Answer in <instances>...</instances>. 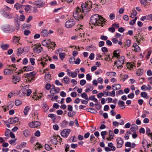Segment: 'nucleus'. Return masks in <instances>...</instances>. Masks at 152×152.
<instances>
[{
    "label": "nucleus",
    "instance_id": "1",
    "mask_svg": "<svg viewBox=\"0 0 152 152\" xmlns=\"http://www.w3.org/2000/svg\"><path fill=\"white\" fill-rule=\"evenodd\" d=\"M85 12H83V10L82 12H81L80 9L79 7H77L75 12L73 13V15L75 19H77V18L83 19L84 18H87L86 16L85 15Z\"/></svg>",
    "mask_w": 152,
    "mask_h": 152
},
{
    "label": "nucleus",
    "instance_id": "2",
    "mask_svg": "<svg viewBox=\"0 0 152 152\" xmlns=\"http://www.w3.org/2000/svg\"><path fill=\"white\" fill-rule=\"evenodd\" d=\"M92 3L90 1H87L85 3H83L81 5V7L83 9V12L87 13L89 11H90L91 8Z\"/></svg>",
    "mask_w": 152,
    "mask_h": 152
},
{
    "label": "nucleus",
    "instance_id": "3",
    "mask_svg": "<svg viewBox=\"0 0 152 152\" xmlns=\"http://www.w3.org/2000/svg\"><path fill=\"white\" fill-rule=\"evenodd\" d=\"M36 73L33 72L28 73L24 74L23 76V78L26 82H31L36 75Z\"/></svg>",
    "mask_w": 152,
    "mask_h": 152
},
{
    "label": "nucleus",
    "instance_id": "4",
    "mask_svg": "<svg viewBox=\"0 0 152 152\" xmlns=\"http://www.w3.org/2000/svg\"><path fill=\"white\" fill-rule=\"evenodd\" d=\"M1 29L4 32L7 33H12L15 31L14 27L9 24L4 25L2 27Z\"/></svg>",
    "mask_w": 152,
    "mask_h": 152
},
{
    "label": "nucleus",
    "instance_id": "5",
    "mask_svg": "<svg viewBox=\"0 0 152 152\" xmlns=\"http://www.w3.org/2000/svg\"><path fill=\"white\" fill-rule=\"evenodd\" d=\"M125 58L124 56H122L119 58L118 60L115 61L114 64L116 65L117 68L118 69H121L123 66V65L124 64Z\"/></svg>",
    "mask_w": 152,
    "mask_h": 152
},
{
    "label": "nucleus",
    "instance_id": "6",
    "mask_svg": "<svg viewBox=\"0 0 152 152\" xmlns=\"http://www.w3.org/2000/svg\"><path fill=\"white\" fill-rule=\"evenodd\" d=\"M50 43L51 41L49 39L44 40L42 42V44L43 46H47L48 48H53L56 47V44L55 42H52V45L54 44V45L52 47L49 45H50Z\"/></svg>",
    "mask_w": 152,
    "mask_h": 152
},
{
    "label": "nucleus",
    "instance_id": "7",
    "mask_svg": "<svg viewBox=\"0 0 152 152\" xmlns=\"http://www.w3.org/2000/svg\"><path fill=\"white\" fill-rule=\"evenodd\" d=\"M67 72V75L69 77H71L72 78H75L77 77L78 72H79L78 69L75 70L74 72L71 71V70L69 69L66 70Z\"/></svg>",
    "mask_w": 152,
    "mask_h": 152
},
{
    "label": "nucleus",
    "instance_id": "8",
    "mask_svg": "<svg viewBox=\"0 0 152 152\" xmlns=\"http://www.w3.org/2000/svg\"><path fill=\"white\" fill-rule=\"evenodd\" d=\"M142 146L144 149L146 150L148 148H152V142L148 143L145 140H143L142 142Z\"/></svg>",
    "mask_w": 152,
    "mask_h": 152
},
{
    "label": "nucleus",
    "instance_id": "9",
    "mask_svg": "<svg viewBox=\"0 0 152 152\" xmlns=\"http://www.w3.org/2000/svg\"><path fill=\"white\" fill-rule=\"evenodd\" d=\"M34 46L33 50L34 52L36 53H40L43 50V48L40 44H37L34 45Z\"/></svg>",
    "mask_w": 152,
    "mask_h": 152
},
{
    "label": "nucleus",
    "instance_id": "10",
    "mask_svg": "<svg viewBox=\"0 0 152 152\" xmlns=\"http://www.w3.org/2000/svg\"><path fill=\"white\" fill-rule=\"evenodd\" d=\"M75 23V20H68L66 22L65 26L67 28H70L73 26Z\"/></svg>",
    "mask_w": 152,
    "mask_h": 152
},
{
    "label": "nucleus",
    "instance_id": "11",
    "mask_svg": "<svg viewBox=\"0 0 152 152\" xmlns=\"http://www.w3.org/2000/svg\"><path fill=\"white\" fill-rule=\"evenodd\" d=\"M28 125L30 127L37 128L40 126L41 125V123L39 121H34L29 123Z\"/></svg>",
    "mask_w": 152,
    "mask_h": 152
},
{
    "label": "nucleus",
    "instance_id": "12",
    "mask_svg": "<svg viewBox=\"0 0 152 152\" xmlns=\"http://www.w3.org/2000/svg\"><path fill=\"white\" fill-rule=\"evenodd\" d=\"M117 143V147L118 148L122 147L124 143V141L121 137H118L116 140Z\"/></svg>",
    "mask_w": 152,
    "mask_h": 152
},
{
    "label": "nucleus",
    "instance_id": "13",
    "mask_svg": "<svg viewBox=\"0 0 152 152\" xmlns=\"http://www.w3.org/2000/svg\"><path fill=\"white\" fill-rule=\"evenodd\" d=\"M70 132L69 129H64L61 132V135L65 137H67Z\"/></svg>",
    "mask_w": 152,
    "mask_h": 152
},
{
    "label": "nucleus",
    "instance_id": "14",
    "mask_svg": "<svg viewBox=\"0 0 152 152\" xmlns=\"http://www.w3.org/2000/svg\"><path fill=\"white\" fill-rule=\"evenodd\" d=\"M103 20L102 21L101 20H96L95 22L94 23H93V24H94L95 26H102L103 25V24L104 23L105 21L104 20Z\"/></svg>",
    "mask_w": 152,
    "mask_h": 152
},
{
    "label": "nucleus",
    "instance_id": "15",
    "mask_svg": "<svg viewBox=\"0 0 152 152\" xmlns=\"http://www.w3.org/2000/svg\"><path fill=\"white\" fill-rule=\"evenodd\" d=\"M34 4L39 8L43 7L45 5V3L41 1H35L34 2Z\"/></svg>",
    "mask_w": 152,
    "mask_h": 152
},
{
    "label": "nucleus",
    "instance_id": "16",
    "mask_svg": "<svg viewBox=\"0 0 152 152\" xmlns=\"http://www.w3.org/2000/svg\"><path fill=\"white\" fill-rule=\"evenodd\" d=\"M19 120L18 118V117H15L14 118H11L8 120V122L11 124H14L17 122Z\"/></svg>",
    "mask_w": 152,
    "mask_h": 152
},
{
    "label": "nucleus",
    "instance_id": "17",
    "mask_svg": "<svg viewBox=\"0 0 152 152\" xmlns=\"http://www.w3.org/2000/svg\"><path fill=\"white\" fill-rule=\"evenodd\" d=\"M12 79V83L15 84H16L18 82H19L20 80L19 77L17 75H13Z\"/></svg>",
    "mask_w": 152,
    "mask_h": 152
},
{
    "label": "nucleus",
    "instance_id": "18",
    "mask_svg": "<svg viewBox=\"0 0 152 152\" xmlns=\"http://www.w3.org/2000/svg\"><path fill=\"white\" fill-rule=\"evenodd\" d=\"M14 72V69H12V68H11V69H5L4 70V74L6 75H9L11 74L13 72Z\"/></svg>",
    "mask_w": 152,
    "mask_h": 152
},
{
    "label": "nucleus",
    "instance_id": "19",
    "mask_svg": "<svg viewBox=\"0 0 152 152\" xmlns=\"http://www.w3.org/2000/svg\"><path fill=\"white\" fill-rule=\"evenodd\" d=\"M141 88L142 90L146 91L147 90H150L152 88L151 86L148 85L147 86L144 85L141 87Z\"/></svg>",
    "mask_w": 152,
    "mask_h": 152
},
{
    "label": "nucleus",
    "instance_id": "20",
    "mask_svg": "<svg viewBox=\"0 0 152 152\" xmlns=\"http://www.w3.org/2000/svg\"><path fill=\"white\" fill-rule=\"evenodd\" d=\"M131 130L134 133H135L138 131V128L137 126L135 124H132L131 128H130Z\"/></svg>",
    "mask_w": 152,
    "mask_h": 152
},
{
    "label": "nucleus",
    "instance_id": "21",
    "mask_svg": "<svg viewBox=\"0 0 152 152\" xmlns=\"http://www.w3.org/2000/svg\"><path fill=\"white\" fill-rule=\"evenodd\" d=\"M135 144L134 143H131L130 142H126L125 146L127 147H130L132 148H134L135 146Z\"/></svg>",
    "mask_w": 152,
    "mask_h": 152
},
{
    "label": "nucleus",
    "instance_id": "22",
    "mask_svg": "<svg viewBox=\"0 0 152 152\" xmlns=\"http://www.w3.org/2000/svg\"><path fill=\"white\" fill-rule=\"evenodd\" d=\"M86 86L87 87H89L88 88L85 90V91L86 92H88L89 91H91L94 89V87L93 86L90 84H87L86 85Z\"/></svg>",
    "mask_w": 152,
    "mask_h": 152
},
{
    "label": "nucleus",
    "instance_id": "23",
    "mask_svg": "<svg viewBox=\"0 0 152 152\" xmlns=\"http://www.w3.org/2000/svg\"><path fill=\"white\" fill-rule=\"evenodd\" d=\"M26 142H22L20 145H17L16 148L18 149H22L23 148L26 147Z\"/></svg>",
    "mask_w": 152,
    "mask_h": 152
},
{
    "label": "nucleus",
    "instance_id": "24",
    "mask_svg": "<svg viewBox=\"0 0 152 152\" xmlns=\"http://www.w3.org/2000/svg\"><path fill=\"white\" fill-rule=\"evenodd\" d=\"M121 122L120 123L116 121H114L113 122V126H118L120 124L121 125H123L124 124V121L123 120H120Z\"/></svg>",
    "mask_w": 152,
    "mask_h": 152
},
{
    "label": "nucleus",
    "instance_id": "25",
    "mask_svg": "<svg viewBox=\"0 0 152 152\" xmlns=\"http://www.w3.org/2000/svg\"><path fill=\"white\" fill-rule=\"evenodd\" d=\"M135 67V64L134 63L132 62L129 63L127 64V68L129 69L130 70H132Z\"/></svg>",
    "mask_w": 152,
    "mask_h": 152
},
{
    "label": "nucleus",
    "instance_id": "26",
    "mask_svg": "<svg viewBox=\"0 0 152 152\" xmlns=\"http://www.w3.org/2000/svg\"><path fill=\"white\" fill-rule=\"evenodd\" d=\"M91 18L94 19H105L104 18L101 16L97 14H95L93 15L91 17Z\"/></svg>",
    "mask_w": 152,
    "mask_h": 152
},
{
    "label": "nucleus",
    "instance_id": "27",
    "mask_svg": "<svg viewBox=\"0 0 152 152\" xmlns=\"http://www.w3.org/2000/svg\"><path fill=\"white\" fill-rule=\"evenodd\" d=\"M133 47L134 48L133 51H135L136 52H138L140 51V47L136 43H134L133 45Z\"/></svg>",
    "mask_w": 152,
    "mask_h": 152
},
{
    "label": "nucleus",
    "instance_id": "28",
    "mask_svg": "<svg viewBox=\"0 0 152 152\" xmlns=\"http://www.w3.org/2000/svg\"><path fill=\"white\" fill-rule=\"evenodd\" d=\"M56 136H53L51 138L50 141L51 143L54 145H57V140Z\"/></svg>",
    "mask_w": 152,
    "mask_h": 152
},
{
    "label": "nucleus",
    "instance_id": "29",
    "mask_svg": "<svg viewBox=\"0 0 152 152\" xmlns=\"http://www.w3.org/2000/svg\"><path fill=\"white\" fill-rule=\"evenodd\" d=\"M34 68L31 66H25L23 68L24 71H28L33 70Z\"/></svg>",
    "mask_w": 152,
    "mask_h": 152
},
{
    "label": "nucleus",
    "instance_id": "30",
    "mask_svg": "<svg viewBox=\"0 0 152 152\" xmlns=\"http://www.w3.org/2000/svg\"><path fill=\"white\" fill-rule=\"evenodd\" d=\"M49 34L46 29L42 30L41 33V35L42 36L46 37Z\"/></svg>",
    "mask_w": 152,
    "mask_h": 152
},
{
    "label": "nucleus",
    "instance_id": "31",
    "mask_svg": "<svg viewBox=\"0 0 152 152\" xmlns=\"http://www.w3.org/2000/svg\"><path fill=\"white\" fill-rule=\"evenodd\" d=\"M108 146L110 148L111 151H115L116 148L113 145V144L112 142L108 143Z\"/></svg>",
    "mask_w": 152,
    "mask_h": 152
},
{
    "label": "nucleus",
    "instance_id": "32",
    "mask_svg": "<svg viewBox=\"0 0 152 152\" xmlns=\"http://www.w3.org/2000/svg\"><path fill=\"white\" fill-rule=\"evenodd\" d=\"M119 56V50H116L114 51L113 53V56L112 57V58H113V57H115L118 58Z\"/></svg>",
    "mask_w": 152,
    "mask_h": 152
},
{
    "label": "nucleus",
    "instance_id": "33",
    "mask_svg": "<svg viewBox=\"0 0 152 152\" xmlns=\"http://www.w3.org/2000/svg\"><path fill=\"white\" fill-rule=\"evenodd\" d=\"M23 135L26 137H28L30 135V132L27 129L24 130L23 132Z\"/></svg>",
    "mask_w": 152,
    "mask_h": 152
},
{
    "label": "nucleus",
    "instance_id": "34",
    "mask_svg": "<svg viewBox=\"0 0 152 152\" xmlns=\"http://www.w3.org/2000/svg\"><path fill=\"white\" fill-rule=\"evenodd\" d=\"M124 104V102L122 101H119L118 102V104L121 109H124L125 107Z\"/></svg>",
    "mask_w": 152,
    "mask_h": 152
},
{
    "label": "nucleus",
    "instance_id": "35",
    "mask_svg": "<svg viewBox=\"0 0 152 152\" xmlns=\"http://www.w3.org/2000/svg\"><path fill=\"white\" fill-rule=\"evenodd\" d=\"M42 109L44 112H46L48 110L49 107L46 103H44L43 104Z\"/></svg>",
    "mask_w": 152,
    "mask_h": 152
},
{
    "label": "nucleus",
    "instance_id": "36",
    "mask_svg": "<svg viewBox=\"0 0 152 152\" xmlns=\"http://www.w3.org/2000/svg\"><path fill=\"white\" fill-rule=\"evenodd\" d=\"M70 81L69 78L68 77H65L62 79V82L68 84L69 83Z\"/></svg>",
    "mask_w": 152,
    "mask_h": 152
},
{
    "label": "nucleus",
    "instance_id": "37",
    "mask_svg": "<svg viewBox=\"0 0 152 152\" xmlns=\"http://www.w3.org/2000/svg\"><path fill=\"white\" fill-rule=\"evenodd\" d=\"M48 59L50 61L51 60V59L50 58H48V59L46 58H43V59L42 60L43 61L41 62L40 63L43 66V67H44L45 65L46 64V61H47Z\"/></svg>",
    "mask_w": 152,
    "mask_h": 152
},
{
    "label": "nucleus",
    "instance_id": "38",
    "mask_svg": "<svg viewBox=\"0 0 152 152\" xmlns=\"http://www.w3.org/2000/svg\"><path fill=\"white\" fill-rule=\"evenodd\" d=\"M50 92L51 94H54L58 93V92L57 91L55 87L54 86L53 88H52L51 89Z\"/></svg>",
    "mask_w": 152,
    "mask_h": 152
},
{
    "label": "nucleus",
    "instance_id": "39",
    "mask_svg": "<svg viewBox=\"0 0 152 152\" xmlns=\"http://www.w3.org/2000/svg\"><path fill=\"white\" fill-rule=\"evenodd\" d=\"M50 77L51 76L50 74H46L45 77V81L47 82H49L50 80Z\"/></svg>",
    "mask_w": 152,
    "mask_h": 152
},
{
    "label": "nucleus",
    "instance_id": "40",
    "mask_svg": "<svg viewBox=\"0 0 152 152\" xmlns=\"http://www.w3.org/2000/svg\"><path fill=\"white\" fill-rule=\"evenodd\" d=\"M116 73L113 72H107L106 73V75L107 76L112 77L115 76L116 75Z\"/></svg>",
    "mask_w": 152,
    "mask_h": 152
},
{
    "label": "nucleus",
    "instance_id": "41",
    "mask_svg": "<svg viewBox=\"0 0 152 152\" xmlns=\"http://www.w3.org/2000/svg\"><path fill=\"white\" fill-rule=\"evenodd\" d=\"M113 89L114 90H117L121 88V86L118 84H115L114 85L112 86Z\"/></svg>",
    "mask_w": 152,
    "mask_h": 152
},
{
    "label": "nucleus",
    "instance_id": "42",
    "mask_svg": "<svg viewBox=\"0 0 152 152\" xmlns=\"http://www.w3.org/2000/svg\"><path fill=\"white\" fill-rule=\"evenodd\" d=\"M30 110V108L28 106L26 107L23 111V113L25 115H27L28 112L29 110Z\"/></svg>",
    "mask_w": 152,
    "mask_h": 152
},
{
    "label": "nucleus",
    "instance_id": "43",
    "mask_svg": "<svg viewBox=\"0 0 152 152\" xmlns=\"http://www.w3.org/2000/svg\"><path fill=\"white\" fill-rule=\"evenodd\" d=\"M131 42L130 40H127L126 42L125 43L124 47L127 48H128L131 45Z\"/></svg>",
    "mask_w": 152,
    "mask_h": 152
},
{
    "label": "nucleus",
    "instance_id": "44",
    "mask_svg": "<svg viewBox=\"0 0 152 152\" xmlns=\"http://www.w3.org/2000/svg\"><path fill=\"white\" fill-rule=\"evenodd\" d=\"M65 54L64 53H59V56L61 60H63L65 57Z\"/></svg>",
    "mask_w": 152,
    "mask_h": 152
},
{
    "label": "nucleus",
    "instance_id": "45",
    "mask_svg": "<svg viewBox=\"0 0 152 152\" xmlns=\"http://www.w3.org/2000/svg\"><path fill=\"white\" fill-rule=\"evenodd\" d=\"M23 7L26 12H28L31 9L30 6L28 5L23 6Z\"/></svg>",
    "mask_w": 152,
    "mask_h": 152
},
{
    "label": "nucleus",
    "instance_id": "46",
    "mask_svg": "<svg viewBox=\"0 0 152 152\" xmlns=\"http://www.w3.org/2000/svg\"><path fill=\"white\" fill-rule=\"evenodd\" d=\"M140 19H152V15L143 16Z\"/></svg>",
    "mask_w": 152,
    "mask_h": 152
},
{
    "label": "nucleus",
    "instance_id": "47",
    "mask_svg": "<svg viewBox=\"0 0 152 152\" xmlns=\"http://www.w3.org/2000/svg\"><path fill=\"white\" fill-rule=\"evenodd\" d=\"M22 6H23L21 4H20L18 3H17L15 4L14 6V7L17 10H18L20 9L21 7Z\"/></svg>",
    "mask_w": 152,
    "mask_h": 152
},
{
    "label": "nucleus",
    "instance_id": "48",
    "mask_svg": "<svg viewBox=\"0 0 152 152\" xmlns=\"http://www.w3.org/2000/svg\"><path fill=\"white\" fill-rule=\"evenodd\" d=\"M81 96L86 100H88V98L87 94L85 93H83L81 94Z\"/></svg>",
    "mask_w": 152,
    "mask_h": 152
},
{
    "label": "nucleus",
    "instance_id": "49",
    "mask_svg": "<svg viewBox=\"0 0 152 152\" xmlns=\"http://www.w3.org/2000/svg\"><path fill=\"white\" fill-rule=\"evenodd\" d=\"M9 45L7 44L3 45L1 46V48L4 50H6L9 48Z\"/></svg>",
    "mask_w": 152,
    "mask_h": 152
},
{
    "label": "nucleus",
    "instance_id": "50",
    "mask_svg": "<svg viewBox=\"0 0 152 152\" xmlns=\"http://www.w3.org/2000/svg\"><path fill=\"white\" fill-rule=\"evenodd\" d=\"M22 103V102L19 99L16 100L15 101V105L17 106H19Z\"/></svg>",
    "mask_w": 152,
    "mask_h": 152
},
{
    "label": "nucleus",
    "instance_id": "51",
    "mask_svg": "<svg viewBox=\"0 0 152 152\" xmlns=\"http://www.w3.org/2000/svg\"><path fill=\"white\" fill-rule=\"evenodd\" d=\"M143 74V72L142 70L138 69L136 72V74L138 76H140Z\"/></svg>",
    "mask_w": 152,
    "mask_h": 152
},
{
    "label": "nucleus",
    "instance_id": "52",
    "mask_svg": "<svg viewBox=\"0 0 152 152\" xmlns=\"http://www.w3.org/2000/svg\"><path fill=\"white\" fill-rule=\"evenodd\" d=\"M14 104L13 102H9L8 104V107L11 109L13 107Z\"/></svg>",
    "mask_w": 152,
    "mask_h": 152
},
{
    "label": "nucleus",
    "instance_id": "53",
    "mask_svg": "<svg viewBox=\"0 0 152 152\" xmlns=\"http://www.w3.org/2000/svg\"><path fill=\"white\" fill-rule=\"evenodd\" d=\"M45 148L46 150L48 151H49L51 150L52 149V148L51 147H50V146L48 144H45Z\"/></svg>",
    "mask_w": 152,
    "mask_h": 152
},
{
    "label": "nucleus",
    "instance_id": "54",
    "mask_svg": "<svg viewBox=\"0 0 152 152\" xmlns=\"http://www.w3.org/2000/svg\"><path fill=\"white\" fill-rule=\"evenodd\" d=\"M20 38V36L18 37L17 36H15L13 37V40L15 42H18L19 41Z\"/></svg>",
    "mask_w": 152,
    "mask_h": 152
},
{
    "label": "nucleus",
    "instance_id": "55",
    "mask_svg": "<svg viewBox=\"0 0 152 152\" xmlns=\"http://www.w3.org/2000/svg\"><path fill=\"white\" fill-rule=\"evenodd\" d=\"M92 78V76L90 75L88 73L86 75V80L89 81H90Z\"/></svg>",
    "mask_w": 152,
    "mask_h": 152
},
{
    "label": "nucleus",
    "instance_id": "56",
    "mask_svg": "<svg viewBox=\"0 0 152 152\" xmlns=\"http://www.w3.org/2000/svg\"><path fill=\"white\" fill-rule=\"evenodd\" d=\"M86 82L85 80L83 79L80 80V84L81 86H83L86 84Z\"/></svg>",
    "mask_w": 152,
    "mask_h": 152
},
{
    "label": "nucleus",
    "instance_id": "57",
    "mask_svg": "<svg viewBox=\"0 0 152 152\" xmlns=\"http://www.w3.org/2000/svg\"><path fill=\"white\" fill-rule=\"evenodd\" d=\"M23 49L21 48H18L17 51V53L19 54H21L23 53Z\"/></svg>",
    "mask_w": 152,
    "mask_h": 152
},
{
    "label": "nucleus",
    "instance_id": "58",
    "mask_svg": "<svg viewBox=\"0 0 152 152\" xmlns=\"http://www.w3.org/2000/svg\"><path fill=\"white\" fill-rule=\"evenodd\" d=\"M15 25L16 26H19L20 24V20H17L15 22Z\"/></svg>",
    "mask_w": 152,
    "mask_h": 152
},
{
    "label": "nucleus",
    "instance_id": "59",
    "mask_svg": "<svg viewBox=\"0 0 152 152\" xmlns=\"http://www.w3.org/2000/svg\"><path fill=\"white\" fill-rule=\"evenodd\" d=\"M151 131L149 128H146V134L148 136L152 134V133L150 132Z\"/></svg>",
    "mask_w": 152,
    "mask_h": 152
},
{
    "label": "nucleus",
    "instance_id": "60",
    "mask_svg": "<svg viewBox=\"0 0 152 152\" xmlns=\"http://www.w3.org/2000/svg\"><path fill=\"white\" fill-rule=\"evenodd\" d=\"M75 60V58L73 57H71L69 59V61L71 64H72Z\"/></svg>",
    "mask_w": 152,
    "mask_h": 152
},
{
    "label": "nucleus",
    "instance_id": "61",
    "mask_svg": "<svg viewBox=\"0 0 152 152\" xmlns=\"http://www.w3.org/2000/svg\"><path fill=\"white\" fill-rule=\"evenodd\" d=\"M31 33V31L29 30H25L23 32L24 34L26 36L28 35Z\"/></svg>",
    "mask_w": 152,
    "mask_h": 152
},
{
    "label": "nucleus",
    "instance_id": "62",
    "mask_svg": "<svg viewBox=\"0 0 152 152\" xmlns=\"http://www.w3.org/2000/svg\"><path fill=\"white\" fill-rule=\"evenodd\" d=\"M141 95L142 97L145 98L147 96V93L145 92H142L141 93Z\"/></svg>",
    "mask_w": 152,
    "mask_h": 152
},
{
    "label": "nucleus",
    "instance_id": "63",
    "mask_svg": "<svg viewBox=\"0 0 152 152\" xmlns=\"http://www.w3.org/2000/svg\"><path fill=\"white\" fill-rule=\"evenodd\" d=\"M97 80L98 82L100 84H102L103 82V79L101 77L98 78Z\"/></svg>",
    "mask_w": 152,
    "mask_h": 152
},
{
    "label": "nucleus",
    "instance_id": "64",
    "mask_svg": "<svg viewBox=\"0 0 152 152\" xmlns=\"http://www.w3.org/2000/svg\"><path fill=\"white\" fill-rule=\"evenodd\" d=\"M30 62L32 65H34L35 64V59L34 58H31L30 59Z\"/></svg>",
    "mask_w": 152,
    "mask_h": 152
}]
</instances>
